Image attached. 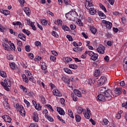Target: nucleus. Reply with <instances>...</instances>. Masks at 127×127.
Listing matches in <instances>:
<instances>
[{"instance_id": "obj_10", "label": "nucleus", "mask_w": 127, "mask_h": 127, "mask_svg": "<svg viewBox=\"0 0 127 127\" xmlns=\"http://www.w3.org/2000/svg\"><path fill=\"white\" fill-rule=\"evenodd\" d=\"M33 121H34V122L38 123V121H39V118H38V114L34 113V114L33 115Z\"/></svg>"}, {"instance_id": "obj_14", "label": "nucleus", "mask_w": 127, "mask_h": 127, "mask_svg": "<svg viewBox=\"0 0 127 127\" xmlns=\"http://www.w3.org/2000/svg\"><path fill=\"white\" fill-rule=\"evenodd\" d=\"M65 16L69 20H73L74 19V16L71 15V13H68L65 15Z\"/></svg>"}, {"instance_id": "obj_49", "label": "nucleus", "mask_w": 127, "mask_h": 127, "mask_svg": "<svg viewBox=\"0 0 127 127\" xmlns=\"http://www.w3.org/2000/svg\"><path fill=\"white\" fill-rule=\"evenodd\" d=\"M52 34L53 36H55V37H57V38L59 37V35H58V34H57V33L54 31H53L52 32Z\"/></svg>"}, {"instance_id": "obj_26", "label": "nucleus", "mask_w": 127, "mask_h": 127, "mask_svg": "<svg viewBox=\"0 0 127 127\" xmlns=\"http://www.w3.org/2000/svg\"><path fill=\"white\" fill-rule=\"evenodd\" d=\"M45 117L46 118V119H48V120L50 122H53V121H54V119L52 118V117L49 116V115H48V114H46Z\"/></svg>"}, {"instance_id": "obj_32", "label": "nucleus", "mask_w": 127, "mask_h": 127, "mask_svg": "<svg viewBox=\"0 0 127 127\" xmlns=\"http://www.w3.org/2000/svg\"><path fill=\"white\" fill-rule=\"evenodd\" d=\"M99 5L100 7L102 9L104 10V11H105V12H107V9H106V7H105V6H104V5H103V4L100 3Z\"/></svg>"}, {"instance_id": "obj_61", "label": "nucleus", "mask_w": 127, "mask_h": 127, "mask_svg": "<svg viewBox=\"0 0 127 127\" xmlns=\"http://www.w3.org/2000/svg\"><path fill=\"white\" fill-rule=\"evenodd\" d=\"M28 78H29V80H30V81H32V80H33V77L31 74H29L28 75Z\"/></svg>"}, {"instance_id": "obj_20", "label": "nucleus", "mask_w": 127, "mask_h": 127, "mask_svg": "<svg viewBox=\"0 0 127 127\" xmlns=\"http://www.w3.org/2000/svg\"><path fill=\"white\" fill-rule=\"evenodd\" d=\"M22 77L23 78V81L25 82V83H28V78H27V77L25 74H22Z\"/></svg>"}, {"instance_id": "obj_46", "label": "nucleus", "mask_w": 127, "mask_h": 127, "mask_svg": "<svg viewBox=\"0 0 127 127\" xmlns=\"http://www.w3.org/2000/svg\"><path fill=\"white\" fill-rule=\"evenodd\" d=\"M9 65H10V67L11 68L12 70H14V69H15V64L11 63V64H10Z\"/></svg>"}, {"instance_id": "obj_19", "label": "nucleus", "mask_w": 127, "mask_h": 127, "mask_svg": "<svg viewBox=\"0 0 127 127\" xmlns=\"http://www.w3.org/2000/svg\"><path fill=\"white\" fill-rule=\"evenodd\" d=\"M90 30L91 31L93 34H96V33L97 32V29H96V28H95L94 26L91 27L90 28Z\"/></svg>"}, {"instance_id": "obj_62", "label": "nucleus", "mask_w": 127, "mask_h": 127, "mask_svg": "<svg viewBox=\"0 0 127 127\" xmlns=\"http://www.w3.org/2000/svg\"><path fill=\"white\" fill-rule=\"evenodd\" d=\"M88 55H89V56H90L91 57H92V56H93V55L95 53L92 51H88Z\"/></svg>"}, {"instance_id": "obj_33", "label": "nucleus", "mask_w": 127, "mask_h": 127, "mask_svg": "<svg viewBox=\"0 0 127 127\" xmlns=\"http://www.w3.org/2000/svg\"><path fill=\"white\" fill-rule=\"evenodd\" d=\"M71 97L72 98L73 101H78V98H77V96H76V95H74V94L72 93L71 94Z\"/></svg>"}, {"instance_id": "obj_53", "label": "nucleus", "mask_w": 127, "mask_h": 127, "mask_svg": "<svg viewBox=\"0 0 127 127\" xmlns=\"http://www.w3.org/2000/svg\"><path fill=\"white\" fill-rule=\"evenodd\" d=\"M17 44L18 46H22V42L20 40H17Z\"/></svg>"}, {"instance_id": "obj_47", "label": "nucleus", "mask_w": 127, "mask_h": 127, "mask_svg": "<svg viewBox=\"0 0 127 127\" xmlns=\"http://www.w3.org/2000/svg\"><path fill=\"white\" fill-rule=\"evenodd\" d=\"M65 60L66 63H69V62H71V61H72V59H71V58L67 57V58H65Z\"/></svg>"}, {"instance_id": "obj_52", "label": "nucleus", "mask_w": 127, "mask_h": 127, "mask_svg": "<svg viewBox=\"0 0 127 127\" xmlns=\"http://www.w3.org/2000/svg\"><path fill=\"white\" fill-rule=\"evenodd\" d=\"M50 59L51 61H53V62H55L56 61V57L53 56H51Z\"/></svg>"}, {"instance_id": "obj_42", "label": "nucleus", "mask_w": 127, "mask_h": 127, "mask_svg": "<svg viewBox=\"0 0 127 127\" xmlns=\"http://www.w3.org/2000/svg\"><path fill=\"white\" fill-rule=\"evenodd\" d=\"M20 88L23 90V91L24 93H26V92H27V89L23 85H20Z\"/></svg>"}, {"instance_id": "obj_21", "label": "nucleus", "mask_w": 127, "mask_h": 127, "mask_svg": "<svg viewBox=\"0 0 127 127\" xmlns=\"http://www.w3.org/2000/svg\"><path fill=\"white\" fill-rule=\"evenodd\" d=\"M107 90L106 89V87H100L99 88V91L102 94H105V92H106Z\"/></svg>"}, {"instance_id": "obj_23", "label": "nucleus", "mask_w": 127, "mask_h": 127, "mask_svg": "<svg viewBox=\"0 0 127 127\" xmlns=\"http://www.w3.org/2000/svg\"><path fill=\"white\" fill-rule=\"evenodd\" d=\"M3 105L6 110H9V104H8V103L3 102Z\"/></svg>"}, {"instance_id": "obj_64", "label": "nucleus", "mask_w": 127, "mask_h": 127, "mask_svg": "<svg viewBox=\"0 0 127 127\" xmlns=\"http://www.w3.org/2000/svg\"><path fill=\"white\" fill-rule=\"evenodd\" d=\"M65 4H70V0H64Z\"/></svg>"}, {"instance_id": "obj_25", "label": "nucleus", "mask_w": 127, "mask_h": 127, "mask_svg": "<svg viewBox=\"0 0 127 127\" xmlns=\"http://www.w3.org/2000/svg\"><path fill=\"white\" fill-rule=\"evenodd\" d=\"M75 120L77 123H80L81 122V117L79 115H75Z\"/></svg>"}, {"instance_id": "obj_34", "label": "nucleus", "mask_w": 127, "mask_h": 127, "mask_svg": "<svg viewBox=\"0 0 127 127\" xmlns=\"http://www.w3.org/2000/svg\"><path fill=\"white\" fill-rule=\"evenodd\" d=\"M76 23L79 26H83L84 25L83 23H82V21H81L80 19H78L76 21Z\"/></svg>"}, {"instance_id": "obj_40", "label": "nucleus", "mask_w": 127, "mask_h": 127, "mask_svg": "<svg viewBox=\"0 0 127 127\" xmlns=\"http://www.w3.org/2000/svg\"><path fill=\"white\" fill-rule=\"evenodd\" d=\"M13 25H19V27H20V25H21V22L19 21H17L16 22H13Z\"/></svg>"}, {"instance_id": "obj_1", "label": "nucleus", "mask_w": 127, "mask_h": 127, "mask_svg": "<svg viewBox=\"0 0 127 127\" xmlns=\"http://www.w3.org/2000/svg\"><path fill=\"white\" fill-rule=\"evenodd\" d=\"M1 85L4 87L6 91H9V88L11 86V83L9 79H5L3 82H1Z\"/></svg>"}, {"instance_id": "obj_6", "label": "nucleus", "mask_w": 127, "mask_h": 127, "mask_svg": "<svg viewBox=\"0 0 127 127\" xmlns=\"http://www.w3.org/2000/svg\"><path fill=\"white\" fill-rule=\"evenodd\" d=\"M4 122L10 124L11 123V118L8 115H4L2 117Z\"/></svg>"}, {"instance_id": "obj_3", "label": "nucleus", "mask_w": 127, "mask_h": 127, "mask_svg": "<svg viewBox=\"0 0 127 127\" xmlns=\"http://www.w3.org/2000/svg\"><path fill=\"white\" fill-rule=\"evenodd\" d=\"M107 81V78L105 76H101L97 81V85L98 86H102L105 84V82Z\"/></svg>"}, {"instance_id": "obj_54", "label": "nucleus", "mask_w": 127, "mask_h": 127, "mask_svg": "<svg viewBox=\"0 0 127 127\" xmlns=\"http://www.w3.org/2000/svg\"><path fill=\"white\" fill-rule=\"evenodd\" d=\"M69 80H70L71 82H73L75 81V80H78V78L72 76L69 78Z\"/></svg>"}, {"instance_id": "obj_28", "label": "nucleus", "mask_w": 127, "mask_h": 127, "mask_svg": "<svg viewBox=\"0 0 127 127\" xmlns=\"http://www.w3.org/2000/svg\"><path fill=\"white\" fill-rule=\"evenodd\" d=\"M90 14H91V15H93V14H95L96 13V10L94 8H90L89 9Z\"/></svg>"}, {"instance_id": "obj_55", "label": "nucleus", "mask_w": 127, "mask_h": 127, "mask_svg": "<svg viewBox=\"0 0 127 127\" xmlns=\"http://www.w3.org/2000/svg\"><path fill=\"white\" fill-rule=\"evenodd\" d=\"M25 104H26L27 106L29 107L30 106V103L26 99L24 100Z\"/></svg>"}, {"instance_id": "obj_29", "label": "nucleus", "mask_w": 127, "mask_h": 127, "mask_svg": "<svg viewBox=\"0 0 127 127\" xmlns=\"http://www.w3.org/2000/svg\"><path fill=\"white\" fill-rule=\"evenodd\" d=\"M69 67L71 69H77L78 66L77 65V64H69Z\"/></svg>"}, {"instance_id": "obj_41", "label": "nucleus", "mask_w": 127, "mask_h": 127, "mask_svg": "<svg viewBox=\"0 0 127 127\" xmlns=\"http://www.w3.org/2000/svg\"><path fill=\"white\" fill-rule=\"evenodd\" d=\"M30 26L32 27V29L33 30H36V27H35V25H34V22H31Z\"/></svg>"}, {"instance_id": "obj_31", "label": "nucleus", "mask_w": 127, "mask_h": 127, "mask_svg": "<svg viewBox=\"0 0 127 127\" xmlns=\"http://www.w3.org/2000/svg\"><path fill=\"white\" fill-rule=\"evenodd\" d=\"M24 11L25 13L27 14V15H29V13H30V10L29 9V8L28 7L25 8Z\"/></svg>"}, {"instance_id": "obj_24", "label": "nucleus", "mask_w": 127, "mask_h": 127, "mask_svg": "<svg viewBox=\"0 0 127 127\" xmlns=\"http://www.w3.org/2000/svg\"><path fill=\"white\" fill-rule=\"evenodd\" d=\"M35 108L36 110H37V111H40V110H41V108H42V107L41 106V105H40V104L38 103V104H36L35 106Z\"/></svg>"}, {"instance_id": "obj_7", "label": "nucleus", "mask_w": 127, "mask_h": 127, "mask_svg": "<svg viewBox=\"0 0 127 127\" xmlns=\"http://www.w3.org/2000/svg\"><path fill=\"white\" fill-rule=\"evenodd\" d=\"M97 101H107V99L104 94L98 95L97 97Z\"/></svg>"}, {"instance_id": "obj_48", "label": "nucleus", "mask_w": 127, "mask_h": 127, "mask_svg": "<svg viewBox=\"0 0 127 127\" xmlns=\"http://www.w3.org/2000/svg\"><path fill=\"white\" fill-rule=\"evenodd\" d=\"M62 28H63V29H64V30H66V31H69V27H68L66 25L63 26Z\"/></svg>"}, {"instance_id": "obj_22", "label": "nucleus", "mask_w": 127, "mask_h": 127, "mask_svg": "<svg viewBox=\"0 0 127 127\" xmlns=\"http://www.w3.org/2000/svg\"><path fill=\"white\" fill-rule=\"evenodd\" d=\"M64 72H65V73H67V74H72V70L67 67L64 68Z\"/></svg>"}, {"instance_id": "obj_4", "label": "nucleus", "mask_w": 127, "mask_h": 127, "mask_svg": "<svg viewBox=\"0 0 127 127\" xmlns=\"http://www.w3.org/2000/svg\"><path fill=\"white\" fill-rule=\"evenodd\" d=\"M97 50L99 53L104 54L105 53V47L102 45H100L97 48Z\"/></svg>"}, {"instance_id": "obj_16", "label": "nucleus", "mask_w": 127, "mask_h": 127, "mask_svg": "<svg viewBox=\"0 0 127 127\" xmlns=\"http://www.w3.org/2000/svg\"><path fill=\"white\" fill-rule=\"evenodd\" d=\"M98 15L99 16H101V17H102V19H105L107 16H106V15L105 13H104L102 11H98Z\"/></svg>"}, {"instance_id": "obj_5", "label": "nucleus", "mask_w": 127, "mask_h": 127, "mask_svg": "<svg viewBox=\"0 0 127 127\" xmlns=\"http://www.w3.org/2000/svg\"><path fill=\"white\" fill-rule=\"evenodd\" d=\"M102 23H104L105 24H106V26L108 29H111V28H112V26H113V24H112V23L110 22L109 21L103 20H102Z\"/></svg>"}, {"instance_id": "obj_60", "label": "nucleus", "mask_w": 127, "mask_h": 127, "mask_svg": "<svg viewBox=\"0 0 127 127\" xmlns=\"http://www.w3.org/2000/svg\"><path fill=\"white\" fill-rule=\"evenodd\" d=\"M29 57L31 59H33V58H34V56H33V54H31V53H29L28 54Z\"/></svg>"}, {"instance_id": "obj_9", "label": "nucleus", "mask_w": 127, "mask_h": 127, "mask_svg": "<svg viewBox=\"0 0 127 127\" xmlns=\"http://www.w3.org/2000/svg\"><path fill=\"white\" fill-rule=\"evenodd\" d=\"M57 111L61 116H64L65 115V111L61 107H57Z\"/></svg>"}, {"instance_id": "obj_44", "label": "nucleus", "mask_w": 127, "mask_h": 127, "mask_svg": "<svg viewBox=\"0 0 127 127\" xmlns=\"http://www.w3.org/2000/svg\"><path fill=\"white\" fill-rule=\"evenodd\" d=\"M83 114H84L85 118H86V119H90V114L89 113L85 112V113H84Z\"/></svg>"}, {"instance_id": "obj_43", "label": "nucleus", "mask_w": 127, "mask_h": 127, "mask_svg": "<svg viewBox=\"0 0 127 127\" xmlns=\"http://www.w3.org/2000/svg\"><path fill=\"white\" fill-rule=\"evenodd\" d=\"M41 23L43 24V25H47V21L45 19H42L41 20Z\"/></svg>"}, {"instance_id": "obj_35", "label": "nucleus", "mask_w": 127, "mask_h": 127, "mask_svg": "<svg viewBox=\"0 0 127 127\" xmlns=\"http://www.w3.org/2000/svg\"><path fill=\"white\" fill-rule=\"evenodd\" d=\"M41 68L42 70H46L47 69V66H46V64L43 63L41 65Z\"/></svg>"}, {"instance_id": "obj_63", "label": "nucleus", "mask_w": 127, "mask_h": 127, "mask_svg": "<svg viewBox=\"0 0 127 127\" xmlns=\"http://www.w3.org/2000/svg\"><path fill=\"white\" fill-rule=\"evenodd\" d=\"M122 107H124L125 109H127V101L126 103H124L122 104Z\"/></svg>"}, {"instance_id": "obj_45", "label": "nucleus", "mask_w": 127, "mask_h": 127, "mask_svg": "<svg viewBox=\"0 0 127 127\" xmlns=\"http://www.w3.org/2000/svg\"><path fill=\"white\" fill-rule=\"evenodd\" d=\"M2 45H3V47H4L5 50H9V46H8V45H6L5 44H3Z\"/></svg>"}, {"instance_id": "obj_39", "label": "nucleus", "mask_w": 127, "mask_h": 127, "mask_svg": "<svg viewBox=\"0 0 127 127\" xmlns=\"http://www.w3.org/2000/svg\"><path fill=\"white\" fill-rule=\"evenodd\" d=\"M87 54H88V51H86L85 53L83 54L81 56V58H82L83 59H85L86 57H87Z\"/></svg>"}, {"instance_id": "obj_59", "label": "nucleus", "mask_w": 127, "mask_h": 127, "mask_svg": "<svg viewBox=\"0 0 127 127\" xmlns=\"http://www.w3.org/2000/svg\"><path fill=\"white\" fill-rule=\"evenodd\" d=\"M35 45L36 46H40V45H41V43H40L39 41H36L35 42Z\"/></svg>"}, {"instance_id": "obj_56", "label": "nucleus", "mask_w": 127, "mask_h": 127, "mask_svg": "<svg viewBox=\"0 0 127 127\" xmlns=\"http://www.w3.org/2000/svg\"><path fill=\"white\" fill-rule=\"evenodd\" d=\"M46 106L48 108V109H50L51 110L52 112H54V110H53V108H52V106L50 105H46Z\"/></svg>"}, {"instance_id": "obj_57", "label": "nucleus", "mask_w": 127, "mask_h": 127, "mask_svg": "<svg viewBox=\"0 0 127 127\" xmlns=\"http://www.w3.org/2000/svg\"><path fill=\"white\" fill-rule=\"evenodd\" d=\"M35 61H40L41 60V57L39 56H37L34 59Z\"/></svg>"}, {"instance_id": "obj_27", "label": "nucleus", "mask_w": 127, "mask_h": 127, "mask_svg": "<svg viewBox=\"0 0 127 127\" xmlns=\"http://www.w3.org/2000/svg\"><path fill=\"white\" fill-rule=\"evenodd\" d=\"M22 32H23V33H24L25 34H26L27 35H28V36L29 35V34H30V31H28V30H26L25 29H23L22 30Z\"/></svg>"}, {"instance_id": "obj_13", "label": "nucleus", "mask_w": 127, "mask_h": 127, "mask_svg": "<svg viewBox=\"0 0 127 127\" xmlns=\"http://www.w3.org/2000/svg\"><path fill=\"white\" fill-rule=\"evenodd\" d=\"M18 37L20 39H21L23 41L26 40V37L24 35V34L20 33L18 34Z\"/></svg>"}, {"instance_id": "obj_30", "label": "nucleus", "mask_w": 127, "mask_h": 127, "mask_svg": "<svg viewBox=\"0 0 127 127\" xmlns=\"http://www.w3.org/2000/svg\"><path fill=\"white\" fill-rule=\"evenodd\" d=\"M94 75L95 77H98V76H99V75H100V70L99 69H96L95 70Z\"/></svg>"}, {"instance_id": "obj_17", "label": "nucleus", "mask_w": 127, "mask_h": 127, "mask_svg": "<svg viewBox=\"0 0 127 127\" xmlns=\"http://www.w3.org/2000/svg\"><path fill=\"white\" fill-rule=\"evenodd\" d=\"M122 89L121 88H117L115 90H114V92L115 93V94H116V95H121L122 94Z\"/></svg>"}, {"instance_id": "obj_2", "label": "nucleus", "mask_w": 127, "mask_h": 127, "mask_svg": "<svg viewBox=\"0 0 127 127\" xmlns=\"http://www.w3.org/2000/svg\"><path fill=\"white\" fill-rule=\"evenodd\" d=\"M113 93H112V90L108 89L106 90L105 93H104V96L105 98H106V101H110V100L112 99Z\"/></svg>"}, {"instance_id": "obj_38", "label": "nucleus", "mask_w": 127, "mask_h": 127, "mask_svg": "<svg viewBox=\"0 0 127 127\" xmlns=\"http://www.w3.org/2000/svg\"><path fill=\"white\" fill-rule=\"evenodd\" d=\"M0 74L1 77H6V73H5V72L3 71H0Z\"/></svg>"}, {"instance_id": "obj_11", "label": "nucleus", "mask_w": 127, "mask_h": 127, "mask_svg": "<svg viewBox=\"0 0 127 127\" xmlns=\"http://www.w3.org/2000/svg\"><path fill=\"white\" fill-rule=\"evenodd\" d=\"M91 6H93V4L92 3H90L89 1L86 0L85 2V7L86 8H87V9H89V7H91Z\"/></svg>"}, {"instance_id": "obj_12", "label": "nucleus", "mask_w": 127, "mask_h": 127, "mask_svg": "<svg viewBox=\"0 0 127 127\" xmlns=\"http://www.w3.org/2000/svg\"><path fill=\"white\" fill-rule=\"evenodd\" d=\"M77 113L79 115H81L82 113H83V114H85L86 113V109H83L82 107H78L77 109Z\"/></svg>"}, {"instance_id": "obj_58", "label": "nucleus", "mask_w": 127, "mask_h": 127, "mask_svg": "<svg viewBox=\"0 0 127 127\" xmlns=\"http://www.w3.org/2000/svg\"><path fill=\"white\" fill-rule=\"evenodd\" d=\"M70 27L71 30H74V29H76V26L75 25L71 24L70 25Z\"/></svg>"}, {"instance_id": "obj_36", "label": "nucleus", "mask_w": 127, "mask_h": 127, "mask_svg": "<svg viewBox=\"0 0 127 127\" xmlns=\"http://www.w3.org/2000/svg\"><path fill=\"white\" fill-rule=\"evenodd\" d=\"M2 13H3L4 15H8V14H10V12L7 10H4L2 11Z\"/></svg>"}, {"instance_id": "obj_8", "label": "nucleus", "mask_w": 127, "mask_h": 127, "mask_svg": "<svg viewBox=\"0 0 127 127\" xmlns=\"http://www.w3.org/2000/svg\"><path fill=\"white\" fill-rule=\"evenodd\" d=\"M53 93L54 96H56L57 97H61L62 96V94H61V92L58 89L54 90Z\"/></svg>"}, {"instance_id": "obj_18", "label": "nucleus", "mask_w": 127, "mask_h": 127, "mask_svg": "<svg viewBox=\"0 0 127 127\" xmlns=\"http://www.w3.org/2000/svg\"><path fill=\"white\" fill-rule=\"evenodd\" d=\"M73 92L75 96H77V97H81V92H80V91H79V90L74 89Z\"/></svg>"}, {"instance_id": "obj_50", "label": "nucleus", "mask_w": 127, "mask_h": 127, "mask_svg": "<svg viewBox=\"0 0 127 127\" xmlns=\"http://www.w3.org/2000/svg\"><path fill=\"white\" fill-rule=\"evenodd\" d=\"M66 38L69 40V41H73V38L71 36V35H67L66 36Z\"/></svg>"}, {"instance_id": "obj_15", "label": "nucleus", "mask_w": 127, "mask_h": 127, "mask_svg": "<svg viewBox=\"0 0 127 127\" xmlns=\"http://www.w3.org/2000/svg\"><path fill=\"white\" fill-rule=\"evenodd\" d=\"M98 57H99V55L97 54L94 53L93 56L91 57V59L93 60V61H96L98 59Z\"/></svg>"}, {"instance_id": "obj_37", "label": "nucleus", "mask_w": 127, "mask_h": 127, "mask_svg": "<svg viewBox=\"0 0 127 127\" xmlns=\"http://www.w3.org/2000/svg\"><path fill=\"white\" fill-rule=\"evenodd\" d=\"M109 124V121L107 119H103L102 122V125H104V126H107Z\"/></svg>"}, {"instance_id": "obj_51", "label": "nucleus", "mask_w": 127, "mask_h": 127, "mask_svg": "<svg viewBox=\"0 0 127 127\" xmlns=\"http://www.w3.org/2000/svg\"><path fill=\"white\" fill-rule=\"evenodd\" d=\"M30 46H25V51H27V52H29L30 51Z\"/></svg>"}]
</instances>
